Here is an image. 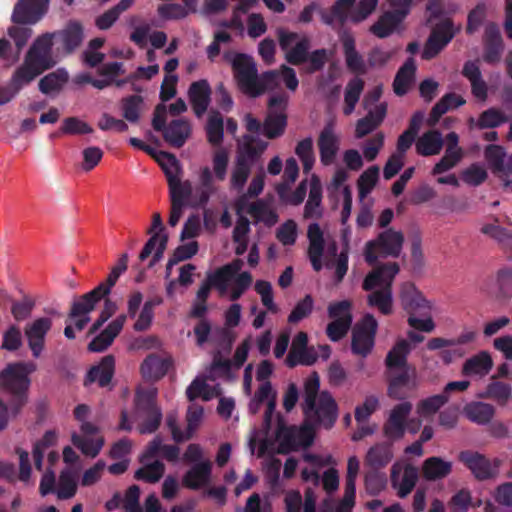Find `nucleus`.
<instances>
[{
  "label": "nucleus",
  "instance_id": "23",
  "mask_svg": "<svg viewBox=\"0 0 512 512\" xmlns=\"http://www.w3.org/2000/svg\"><path fill=\"white\" fill-rule=\"evenodd\" d=\"M267 145V142L263 141L259 137L244 135L238 142L236 158L254 165L266 150Z\"/></svg>",
  "mask_w": 512,
  "mask_h": 512
},
{
  "label": "nucleus",
  "instance_id": "13",
  "mask_svg": "<svg viewBox=\"0 0 512 512\" xmlns=\"http://www.w3.org/2000/svg\"><path fill=\"white\" fill-rule=\"evenodd\" d=\"M459 460L478 480H487L496 477L502 464V461L498 458L490 461L484 455L474 451L460 452Z\"/></svg>",
  "mask_w": 512,
  "mask_h": 512
},
{
  "label": "nucleus",
  "instance_id": "5",
  "mask_svg": "<svg viewBox=\"0 0 512 512\" xmlns=\"http://www.w3.org/2000/svg\"><path fill=\"white\" fill-rule=\"evenodd\" d=\"M167 108L164 104H158L154 111L152 126L156 131H161L164 140L175 148L182 147L190 138L192 126L186 119H176L167 125Z\"/></svg>",
  "mask_w": 512,
  "mask_h": 512
},
{
  "label": "nucleus",
  "instance_id": "41",
  "mask_svg": "<svg viewBox=\"0 0 512 512\" xmlns=\"http://www.w3.org/2000/svg\"><path fill=\"white\" fill-rule=\"evenodd\" d=\"M415 72V61L410 57L406 60L403 66L400 67L395 76L393 90L397 95L402 96L408 92L414 82Z\"/></svg>",
  "mask_w": 512,
  "mask_h": 512
},
{
  "label": "nucleus",
  "instance_id": "3",
  "mask_svg": "<svg viewBox=\"0 0 512 512\" xmlns=\"http://www.w3.org/2000/svg\"><path fill=\"white\" fill-rule=\"evenodd\" d=\"M399 272L397 263L383 264L365 277L362 288L368 291L367 304L383 315L393 311L392 283Z\"/></svg>",
  "mask_w": 512,
  "mask_h": 512
},
{
  "label": "nucleus",
  "instance_id": "59",
  "mask_svg": "<svg viewBox=\"0 0 512 512\" xmlns=\"http://www.w3.org/2000/svg\"><path fill=\"white\" fill-rule=\"evenodd\" d=\"M162 303L160 298L147 300L139 312L133 325L135 331H146L150 328L154 317V308Z\"/></svg>",
  "mask_w": 512,
  "mask_h": 512
},
{
  "label": "nucleus",
  "instance_id": "48",
  "mask_svg": "<svg viewBox=\"0 0 512 512\" xmlns=\"http://www.w3.org/2000/svg\"><path fill=\"white\" fill-rule=\"evenodd\" d=\"M404 18L394 11L386 12L370 27V31L378 38H386L393 33Z\"/></svg>",
  "mask_w": 512,
  "mask_h": 512
},
{
  "label": "nucleus",
  "instance_id": "50",
  "mask_svg": "<svg viewBox=\"0 0 512 512\" xmlns=\"http://www.w3.org/2000/svg\"><path fill=\"white\" fill-rule=\"evenodd\" d=\"M493 361L488 352L482 351L469 358L463 365L466 375H486L492 369Z\"/></svg>",
  "mask_w": 512,
  "mask_h": 512
},
{
  "label": "nucleus",
  "instance_id": "57",
  "mask_svg": "<svg viewBox=\"0 0 512 512\" xmlns=\"http://www.w3.org/2000/svg\"><path fill=\"white\" fill-rule=\"evenodd\" d=\"M154 159L164 171L167 181L182 176L181 164L173 154L159 151L158 154H154Z\"/></svg>",
  "mask_w": 512,
  "mask_h": 512
},
{
  "label": "nucleus",
  "instance_id": "56",
  "mask_svg": "<svg viewBox=\"0 0 512 512\" xmlns=\"http://www.w3.org/2000/svg\"><path fill=\"white\" fill-rule=\"evenodd\" d=\"M180 450L174 445H164L159 437L154 438L148 445L145 458H153L155 456H162L168 461L174 462L179 457Z\"/></svg>",
  "mask_w": 512,
  "mask_h": 512
},
{
  "label": "nucleus",
  "instance_id": "35",
  "mask_svg": "<svg viewBox=\"0 0 512 512\" xmlns=\"http://www.w3.org/2000/svg\"><path fill=\"white\" fill-rule=\"evenodd\" d=\"M451 461L441 457L432 456L424 460L422 464V475L427 481H437L446 478L452 472Z\"/></svg>",
  "mask_w": 512,
  "mask_h": 512
},
{
  "label": "nucleus",
  "instance_id": "18",
  "mask_svg": "<svg viewBox=\"0 0 512 512\" xmlns=\"http://www.w3.org/2000/svg\"><path fill=\"white\" fill-rule=\"evenodd\" d=\"M399 299L402 308L411 314L420 313L426 315L430 313L432 305L425 299L423 294L412 282H405L400 287Z\"/></svg>",
  "mask_w": 512,
  "mask_h": 512
},
{
  "label": "nucleus",
  "instance_id": "19",
  "mask_svg": "<svg viewBox=\"0 0 512 512\" xmlns=\"http://www.w3.org/2000/svg\"><path fill=\"white\" fill-rule=\"evenodd\" d=\"M412 403L403 401L395 405L383 426L384 435L391 441L399 440L405 433V422L412 411Z\"/></svg>",
  "mask_w": 512,
  "mask_h": 512
},
{
  "label": "nucleus",
  "instance_id": "62",
  "mask_svg": "<svg viewBox=\"0 0 512 512\" xmlns=\"http://www.w3.org/2000/svg\"><path fill=\"white\" fill-rule=\"evenodd\" d=\"M63 44L68 52L80 46L83 40V29L79 23L71 22L61 31Z\"/></svg>",
  "mask_w": 512,
  "mask_h": 512
},
{
  "label": "nucleus",
  "instance_id": "31",
  "mask_svg": "<svg viewBox=\"0 0 512 512\" xmlns=\"http://www.w3.org/2000/svg\"><path fill=\"white\" fill-rule=\"evenodd\" d=\"M242 266L243 261L235 259L231 263L219 268L214 273L209 274L207 279L221 295H224L228 290L230 281L241 270Z\"/></svg>",
  "mask_w": 512,
  "mask_h": 512
},
{
  "label": "nucleus",
  "instance_id": "37",
  "mask_svg": "<svg viewBox=\"0 0 512 512\" xmlns=\"http://www.w3.org/2000/svg\"><path fill=\"white\" fill-rule=\"evenodd\" d=\"M205 132L207 141L215 147H219L224 139V117L215 109H211L207 114Z\"/></svg>",
  "mask_w": 512,
  "mask_h": 512
},
{
  "label": "nucleus",
  "instance_id": "29",
  "mask_svg": "<svg viewBox=\"0 0 512 512\" xmlns=\"http://www.w3.org/2000/svg\"><path fill=\"white\" fill-rule=\"evenodd\" d=\"M211 89L206 80L193 82L188 90L189 101L195 115L200 118L206 112L210 103Z\"/></svg>",
  "mask_w": 512,
  "mask_h": 512
},
{
  "label": "nucleus",
  "instance_id": "64",
  "mask_svg": "<svg viewBox=\"0 0 512 512\" xmlns=\"http://www.w3.org/2000/svg\"><path fill=\"white\" fill-rule=\"evenodd\" d=\"M229 164V152L219 146L212 155V173L218 181H224Z\"/></svg>",
  "mask_w": 512,
  "mask_h": 512
},
{
  "label": "nucleus",
  "instance_id": "2",
  "mask_svg": "<svg viewBox=\"0 0 512 512\" xmlns=\"http://www.w3.org/2000/svg\"><path fill=\"white\" fill-rule=\"evenodd\" d=\"M319 387V376L311 374L304 382L301 408L305 421L311 426L318 424L330 429L337 420L338 407L327 391L319 392Z\"/></svg>",
  "mask_w": 512,
  "mask_h": 512
},
{
  "label": "nucleus",
  "instance_id": "60",
  "mask_svg": "<svg viewBox=\"0 0 512 512\" xmlns=\"http://www.w3.org/2000/svg\"><path fill=\"white\" fill-rule=\"evenodd\" d=\"M252 166L253 165L241 161L237 158L235 159V163L230 175L231 189L238 192L243 189L251 173Z\"/></svg>",
  "mask_w": 512,
  "mask_h": 512
},
{
  "label": "nucleus",
  "instance_id": "40",
  "mask_svg": "<svg viewBox=\"0 0 512 512\" xmlns=\"http://www.w3.org/2000/svg\"><path fill=\"white\" fill-rule=\"evenodd\" d=\"M416 151L421 156L438 155L443 148V138L440 132L430 130L423 133L416 141Z\"/></svg>",
  "mask_w": 512,
  "mask_h": 512
},
{
  "label": "nucleus",
  "instance_id": "47",
  "mask_svg": "<svg viewBox=\"0 0 512 512\" xmlns=\"http://www.w3.org/2000/svg\"><path fill=\"white\" fill-rule=\"evenodd\" d=\"M463 413L470 421L482 425L493 418L495 409L488 403L471 402L464 407Z\"/></svg>",
  "mask_w": 512,
  "mask_h": 512
},
{
  "label": "nucleus",
  "instance_id": "54",
  "mask_svg": "<svg viewBox=\"0 0 512 512\" xmlns=\"http://www.w3.org/2000/svg\"><path fill=\"white\" fill-rule=\"evenodd\" d=\"M220 394L216 387H210L204 378L197 377L186 389V396L189 401H194L197 398H202L208 401Z\"/></svg>",
  "mask_w": 512,
  "mask_h": 512
},
{
  "label": "nucleus",
  "instance_id": "44",
  "mask_svg": "<svg viewBox=\"0 0 512 512\" xmlns=\"http://www.w3.org/2000/svg\"><path fill=\"white\" fill-rule=\"evenodd\" d=\"M465 103V100L454 93L444 95L432 108L430 116L427 120L428 125L434 126L440 117L448 110L457 108Z\"/></svg>",
  "mask_w": 512,
  "mask_h": 512
},
{
  "label": "nucleus",
  "instance_id": "63",
  "mask_svg": "<svg viewBox=\"0 0 512 512\" xmlns=\"http://www.w3.org/2000/svg\"><path fill=\"white\" fill-rule=\"evenodd\" d=\"M448 397L446 394H438L421 400L417 404V414L421 417H429L434 415L445 403Z\"/></svg>",
  "mask_w": 512,
  "mask_h": 512
},
{
  "label": "nucleus",
  "instance_id": "33",
  "mask_svg": "<svg viewBox=\"0 0 512 512\" xmlns=\"http://www.w3.org/2000/svg\"><path fill=\"white\" fill-rule=\"evenodd\" d=\"M393 459L391 444L377 443L370 447L364 458V465L373 471L387 466Z\"/></svg>",
  "mask_w": 512,
  "mask_h": 512
},
{
  "label": "nucleus",
  "instance_id": "26",
  "mask_svg": "<svg viewBox=\"0 0 512 512\" xmlns=\"http://www.w3.org/2000/svg\"><path fill=\"white\" fill-rule=\"evenodd\" d=\"M322 184L316 174H312L309 180V195L304 207L303 217L305 219H320L323 214Z\"/></svg>",
  "mask_w": 512,
  "mask_h": 512
},
{
  "label": "nucleus",
  "instance_id": "58",
  "mask_svg": "<svg viewBox=\"0 0 512 512\" xmlns=\"http://www.w3.org/2000/svg\"><path fill=\"white\" fill-rule=\"evenodd\" d=\"M68 81V75L63 71H56L47 74L39 81V90L43 94H52L59 92Z\"/></svg>",
  "mask_w": 512,
  "mask_h": 512
},
{
  "label": "nucleus",
  "instance_id": "14",
  "mask_svg": "<svg viewBox=\"0 0 512 512\" xmlns=\"http://www.w3.org/2000/svg\"><path fill=\"white\" fill-rule=\"evenodd\" d=\"M167 182L171 201L169 224L174 227L182 217L187 200L192 194V184L189 180L183 181L182 176H178Z\"/></svg>",
  "mask_w": 512,
  "mask_h": 512
},
{
  "label": "nucleus",
  "instance_id": "45",
  "mask_svg": "<svg viewBox=\"0 0 512 512\" xmlns=\"http://www.w3.org/2000/svg\"><path fill=\"white\" fill-rule=\"evenodd\" d=\"M167 241L168 237L166 234L153 233L140 252L139 259L144 261L152 254L153 251H155L150 263V266H153L162 258L166 249Z\"/></svg>",
  "mask_w": 512,
  "mask_h": 512
},
{
  "label": "nucleus",
  "instance_id": "38",
  "mask_svg": "<svg viewBox=\"0 0 512 512\" xmlns=\"http://www.w3.org/2000/svg\"><path fill=\"white\" fill-rule=\"evenodd\" d=\"M114 366V357L111 355L105 356L99 365L91 368L87 375L85 385L97 382L101 387L108 386L114 374Z\"/></svg>",
  "mask_w": 512,
  "mask_h": 512
},
{
  "label": "nucleus",
  "instance_id": "32",
  "mask_svg": "<svg viewBox=\"0 0 512 512\" xmlns=\"http://www.w3.org/2000/svg\"><path fill=\"white\" fill-rule=\"evenodd\" d=\"M212 463L201 461L189 469L183 477L184 486L197 490L207 486L211 480Z\"/></svg>",
  "mask_w": 512,
  "mask_h": 512
},
{
  "label": "nucleus",
  "instance_id": "52",
  "mask_svg": "<svg viewBox=\"0 0 512 512\" xmlns=\"http://www.w3.org/2000/svg\"><path fill=\"white\" fill-rule=\"evenodd\" d=\"M307 184L308 181L306 179L302 180L293 192L290 191L291 186H287V184H277L276 192L282 202L289 205L298 206L305 199L307 193Z\"/></svg>",
  "mask_w": 512,
  "mask_h": 512
},
{
  "label": "nucleus",
  "instance_id": "22",
  "mask_svg": "<svg viewBox=\"0 0 512 512\" xmlns=\"http://www.w3.org/2000/svg\"><path fill=\"white\" fill-rule=\"evenodd\" d=\"M484 54L483 59L488 64H497L501 60L504 49L503 40L498 27L489 24L485 28L484 33Z\"/></svg>",
  "mask_w": 512,
  "mask_h": 512
},
{
  "label": "nucleus",
  "instance_id": "17",
  "mask_svg": "<svg viewBox=\"0 0 512 512\" xmlns=\"http://www.w3.org/2000/svg\"><path fill=\"white\" fill-rule=\"evenodd\" d=\"M50 0H19L13 9L11 20L15 24H36L48 11Z\"/></svg>",
  "mask_w": 512,
  "mask_h": 512
},
{
  "label": "nucleus",
  "instance_id": "8",
  "mask_svg": "<svg viewBox=\"0 0 512 512\" xmlns=\"http://www.w3.org/2000/svg\"><path fill=\"white\" fill-rule=\"evenodd\" d=\"M281 50L286 61L292 65H301L307 61L310 39L295 32L278 28L276 31Z\"/></svg>",
  "mask_w": 512,
  "mask_h": 512
},
{
  "label": "nucleus",
  "instance_id": "53",
  "mask_svg": "<svg viewBox=\"0 0 512 512\" xmlns=\"http://www.w3.org/2000/svg\"><path fill=\"white\" fill-rule=\"evenodd\" d=\"M364 89V81L361 78L355 77L351 79L346 87L344 92V107L343 113L345 115H350L355 109L357 102L360 99V96Z\"/></svg>",
  "mask_w": 512,
  "mask_h": 512
},
{
  "label": "nucleus",
  "instance_id": "10",
  "mask_svg": "<svg viewBox=\"0 0 512 512\" xmlns=\"http://www.w3.org/2000/svg\"><path fill=\"white\" fill-rule=\"evenodd\" d=\"M224 58L232 65L240 89L252 97L259 78L253 59L245 54L230 53H226Z\"/></svg>",
  "mask_w": 512,
  "mask_h": 512
},
{
  "label": "nucleus",
  "instance_id": "39",
  "mask_svg": "<svg viewBox=\"0 0 512 512\" xmlns=\"http://www.w3.org/2000/svg\"><path fill=\"white\" fill-rule=\"evenodd\" d=\"M398 372H393L389 387L388 396L393 399H403L405 396L404 388H413L415 384L412 382L413 371L410 372L409 367L398 368Z\"/></svg>",
  "mask_w": 512,
  "mask_h": 512
},
{
  "label": "nucleus",
  "instance_id": "36",
  "mask_svg": "<svg viewBox=\"0 0 512 512\" xmlns=\"http://www.w3.org/2000/svg\"><path fill=\"white\" fill-rule=\"evenodd\" d=\"M101 289L102 288H95L74 301L69 312V318L74 319L78 316H89V313L94 310L96 304L105 296V291Z\"/></svg>",
  "mask_w": 512,
  "mask_h": 512
},
{
  "label": "nucleus",
  "instance_id": "6",
  "mask_svg": "<svg viewBox=\"0 0 512 512\" xmlns=\"http://www.w3.org/2000/svg\"><path fill=\"white\" fill-rule=\"evenodd\" d=\"M404 235L393 228L381 232L375 239L368 241L364 248L366 262L374 264L379 256L398 257L401 254Z\"/></svg>",
  "mask_w": 512,
  "mask_h": 512
},
{
  "label": "nucleus",
  "instance_id": "51",
  "mask_svg": "<svg viewBox=\"0 0 512 512\" xmlns=\"http://www.w3.org/2000/svg\"><path fill=\"white\" fill-rule=\"evenodd\" d=\"M507 121L508 116L503 111L497 108H489L483 111L476 121L471 119L470 125H473L478 129H489L498 127Z\"/></svg>",
  "mask_w": 512,
  "mask_h": 512
},
{
  "label": "nucleus",
  "instance_id": "43",
  "mask_svg": "<svg viewBox=\"0 0 512 512\" xmlns=\"http://www.w3.org/2000/svg\"><path fill=\"white\" fill-rule=\"evenodd\" d=\"M152 458L142 457V467L135 472V478L147 483H156L164 475L165 466L159 460L151 461Z\"/></svg>",
  "mask_w": 512,
  "mask_h": 512
},
{
  "label": "nucleus",
  "instance_id": "55",
  "mask_svg": "<svg viewBox=\"0 0 512 512\" xmlns=\"http://www.w3.org/2000/svg\"><path fill=\"white\" fill-rule=\"evenodd\" d=\"M410 344L407 340L397 341L394 347L389 351L386 357V364L390 369H398L407 366V355L410 352Z\"/></svg>",
  "mask_w": 512,
  "mask_h": 512
},
{
  "label": "nucleus",
  "instance_id": "49",
  "mask_svg": "<svg viewBox=\"0 0 512 512\" xmlns=\"http://www.w3.org/2000/svg\"><path fill=\"white\" fill-rule=\"evenodd\" d=\"M264 401L268 402L267 411L265 413V422L269 424L276 406V392L273 390L272 385L269 381L262 382L257 391L255 392L254 398L251 403V405H253V403H256V408L253 409V412H256L257 406ZM250 407L252 408V406Z\"/></svg>",
  "mask_w": 512,
  "mask_h": 512
},
{
  "label": "nucleus",
  "instance_id": "46",
  "mask_svg": "<svg viewBox=\"0 0 512 512\" xmlns=\"http://www.w3.org/2000/svg\"><path fill=\"white\" fill-rule=\"evenodd\" d=\"M169 363L157 356L149 355L141 365V374L147 380H158L168 371Z\"/></svg>",
  "mask_w": 512,
  "mask_h": 512
},
{
  "label": "nucleus",
  "instance_id": "25",
  "mask_svg": "<svg viewBox=\"0 0 512 512\" xmlns=\"http://www.w3.org/2000/svg\"><path fill=\"white\" fill-rule=\"evenodd\" d=\"M387 113V104L379 103L368 114L359 119L355 127V137L361 139L377 129L383 122Z\"/></svg>",
  "mask_w": 512,
  "mask_h": 512
},
{
  "label": "nucleus",
  "instance_id": "15",
  "mask_svg": "<svg viewBox=\"0 0 512 512\" xmlns=\"http://www.w3.org/2000/svg\"><path fill=\"white\" fill-rule=\"evenodd\" d=\"M52 324L50 317H38L24 327V336L34 358L41 357L45 349L46 336Z\"/></svg>",
  "mask_w": 512,
  "mask_h": 512
},
{
  "label": "nucleus",
  "instance_id": "11",
  "mask_svg": "<svg viewBox=\"0 0 512 512\" xmlns=\"http://www.w3.org/2000/svg\"><path fill=\"white\" fill-rule=\"evenodd\" d=\"M460 30L461 25L454 26L450 18L438 22L425 42L422 58L430 60L436 57Z\"/></svg>",
  "mask_w": 512,
  "mask_h": 512
},
{
  "label": "nucleus",
  "instance_id": "61",
  "mask_svg": "<svg viewBox=\"0 0 512 512\" xmlns=\"http://www.w3.org/2000/svg\"><path fill=\"white\" fill-rule=\"evenodd\" d=\"M295 154L302 162L304 173H309L315 163L312 138L308 137L299 141L295 148Z\"/></svg>",
  "mask_w": 512,
  "mask_h": 512
},
{
  "label": "nucleus",
  "instance_id": "21",
  "mask_svg": "<svg viewBox=\"0 0 512 512\" xmlns=\"http://www.w3.org/2000/svg\"><path fill=\"white\" fill-rule=\"evenodd\" d=\"M308 336L305 332H298L292 341L291 349L286 358V364L289 367H294L298 364L312 365L317 355L313 349L307 348Z\"/></svg>",
  "mask_w": 512,
  "mask_h": 512
},
{
  "label": "nucleus",
  "instance_id": "4",
  "mask_svg": "<svg viewBox=\"0 0 512 512\" xmlns=\"http://www.w3.org/2000/svg\"><path fill=\"white\" fill-rule=\"evenodd\" d=\"M37 365L34 362H15L6 366L0 374L1 386L11 395L9 408L13 415H17L27 403V392L30 386L29 375L35 372Z\"/></svg>",
  "mask_w": 512,
  "mask_h": 512
},
{
  "label": "nucleus",
  "instance_id": "42",
  "mask_svg": "<svg viewBox=\"0 0 512 512\" xmlns=\"http://www.w3.org/2000/svg\"><path fill=\"white\" fill-rule=\"evenodd\" d=\"M218 181L209 167H203L199 173V184L196 191L197 202L200 205H205L210 197L218 190L216 185Z\"/></svg>",
  "mask_w": 512,
  "mask_h": 512
},
{
  "label": "nucleus",
  "instance_id": "28",
  "mask_svg": "<svg viewBox=\"0 0 512 512\" xmlns=\"http://www.w3.org/2000/svg\"><path fill=\"white\" fill-rule=\"evenodd\" d=\"M462 75L470 82L471 92L478 100L484 102L488 97V85L483 79L476 61H467L463 65Z\"/></svg>",
  "mask_w": 512,
  "mask_h": 512
},
{
  "label": "nucleus",
  "instance_id": "16",
  "mask_svg": "<svg viewBox=\"0 0 512 512\" xmlns=\"http://www.w3.org/2000/svg\"><path fill=\"white\" fill-rule=\"evenodd\" d=\"M418 481V469L407 463L395 462L391 467L390 482L400 498L407 497Z\"/></svg>",
  "mask_w": 512,
  "mask_h": 512
},
{
  "label": "nucleus",
  "instance_id": "7",
  "mask_svg": "<svg viewBox=\"0 0 512 512\" xmlns=\"http://www.w3.org/2000/svg\"><path fill=\"white\" fill-rule=\"evenodd\" d=\"M308 422H304L301 427L286 426L284 422L278 420L276 439L278 442V453L287 454L298 450L300 447H308L313 442V431Z\"/></svg>",
  "mask_w": 512,
  "mask_h": 512
},
{
  "label": "nucleus",
  "instance_id": "1",
  "mask_svg": "<svg viewBox=\"0 0 512 512\" xmlns=\"http://www.w3.org/2000/svg\"><path fill=\"white\" fill-rule=\"evenodd\" d=\"M53 33H45L35 39L27 51L22 64L10 79V89L18 93L45 70L55 65L52 58Z\"/></svg>",
  "mask_w": 512,
  "mask_h": 512
},
{
  "label": "nucleus",
  "instance_id": "12",
  "mask_svg": "<svg viewBox=\"0 0 512 512\" xmlns=\"http://www.w3.org/2000/svg\"><path fill=\"white\" fill-rule=\"evenodd\" d=\"M378 323L373 315L367 314L356 323L352 330L351 348L353 353L366 357L374 346Z\"/></svg>",
  "mask_w": 512,
  "mask_h": 512
},
{
  "label": "nucleus",
  "instance_id": "20",
  "mask_svg": "<svg viewBox=\"0 0 512 512\" xmlns=\"http://www.w3.org/2000/svg\"><path fill=\"white\" fill-rule=\"evenodd\" d=\"M317 145L320 153V161L323 165H331L339 151L340 140L335 133L334 123L328 122L319 134Z\"/></svg>",
  "mask_w": 512,
  "mask_h": 512
},
{
  "label": "nucleus",
  "instance_id": "27",
  "mask_svg": "<svg viewBox=\"0 0 512 512\" xmlns=\"http://www.w3.org/2000/svg\"><path fill=\"white\" fill-rule=\"evenodd\" d=\"M340 41L343 47L345 63L349 70L357 74H365L367 71L362 56L356 50L355 39L349 32H342Z\"/></svg>",
  "mask_w": 512,
  "mask_h": 512
},
{
  "label": "nucleus",
  "instance_id": "24",
  "mask_svg": "<svg viewBox=\"0 0 512 512\" xmlns=\"http://www.w3.org/2000/svg\"><path fill=\"white\" fill-rule=\"evenodd\" d=\"M307 237L309 240L308 256L310 262L315 271H320L322 269L321 257L327 236H324L319 224L312 223L308 226Z\"/></svg>",
  "mask_w": 512,
  "mask_h": 512
},
{
  "label": "nucleus",
  "instance_id": "34",
  "mask_svg": "<svg viewBox=\"0 0 512 512\" xmlns=\"http://www.w3.org/2000/svg\"><path fill=\"white\" fill-rule=\"evenodd\" d=\"M71 441L85 456L95 458L104 446L105 440L99 431L95 434L73 433Z\"/></svg>",
  "mask_w": 512,
  "mask_h": 512
},
{
  "label": "nucleus",
  "instance_id": "30",
  "mask_svg": "<svg viewBox=\"0 0 512 512\" xmlns=\"http://www.w3.org/2000/svg\"><path fill=\"white\" fill-rule=\"evenodd\" d=\"M125 321V314H121L115 318L97 337H95L89 343L88 349L92 352H101L109 347L115 337L121 332Z\"/></svg>",
  "mask_w": 512,
  "mask_h": 512
},
{
  "label": "nucleus",
  "instance_id": "9",
  "mask_svg": "<svg viewBox=\"0 0 512 512\" xmlns=\"http://www.w3.org/2000/svg\"><path fill=\"white\" fill-rule=\"evenodd\" d=\"M289 97L285 93H277L268 100V114L263 124V133L269 139L281 136L287 125L286 108Z\"/></svg>",
  "mask_w": 512,
  "mask_h": 512
}]
</instances>
